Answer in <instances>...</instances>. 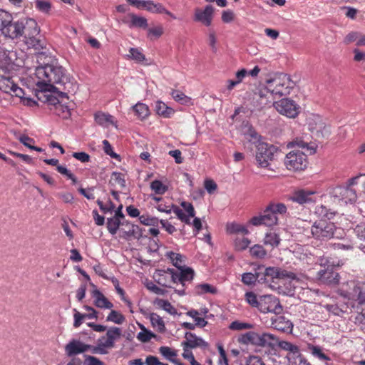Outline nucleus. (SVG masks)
I'll return each instance as SVG.
<instances>
[{"mask_svg": "<svg viewBox=\"0 0 365 365\" xmlns=\"http://www.w3.org/2000/svg\"><path fill=\"white\" fill-rule=\"evenodd\" d=\"M36 86L43 91L55 92L56 85L64 86L68 80L65 68L58 63H46L36 69Z\"/></svg>", "mask_w": 365, "mask_h": 365, "instance_id": "f257e3e1", "label": "nucleus"}, {"mask_svg": "<svg viewBox=\"0 0 365 365\" xmlns=\"http://www.w3.org/2000/svg\"><path fill=\"white\" fill-rule=\"evenodd\" d=\"M12 51L0 48V90L23 100L24 91L13 80L14 63Z\"/></svg>", "mask_w": 365, "mask_h": 365, "instance_id": "f03ea898", "label": "nucleus"}, {"mask_svg": "<svg viewBox=\"0 0 365 365\" xmlns=\"http://www.w3.org/2000/svg\"><path fill=\"white\" fill-rule=\"evenodd\" d=\"M293 88V82L286 74H280L267 80L265 89L272 96L282 97L289 95Z\"/></svg>", "mask_w": 365, "mask_h": 365, "instance_id": "7ed1b4c3", "label": "nucleus"}, {"mask_svg": "<svg viewBox=\"0 0 365 365\" xmlns=\"http://www.w3.org/2000/svg\"><path fill=\"white\" fill-rule=\"evenodd\" d=\"M335 225L326 220H320L314 222L310 229L312 237L320 241H327L334 237L336 231Z\"/></svg>", "mask_w": 365, "mask_h": 365, "instance_id": "20e7f679", "label": "nucleus"}, {"mask_svg": "<svg viewBox=\"0 0 365 365\" xmlns=\"http://www.w3.org/2000/svg\"><path fill=\"white\" fill-rule=\"evenodd\" d=\"M279 348L287 351L286 358L288 365H310L300 353L297 345L289 341H282L279 344Z\"/></svg>", "mask_w": 365, "mask_h": 365, "instance_id": "39448f33", "label": "nucleus"}, {"mask_svg": "<svg viewBox=\"0 0 365 365\" xmlns=\"http://www.w3.org/2000/svg\"><path fill=\"white\" fill-rule=\"evenodd\" d=\"M307 155L297 150H292L284 158V165L289 170H302L307 165Z\"/></svg>", "mask_w": 365, "mask_h": 365, "instance_id": "423d86ee", "label": "nucleus"}, {"mask_svg": "<svg viewBox=\"0 0 365 365\" xmlns=\"http://www.w3.org/2000/svg\"><path fill=\"white\" fill-rule=\"evenodd\" d=\"M295 277L296 275L293 272H287L277 267H269L265 268L263 273H261V278L259 279V282L269 284L274 282L275 279H295Z\"/></svg>", "mask_w": 365, "mask_h": 365, "instance_id": "0eeeda50", "label": "nucleus"}, {"mask_svg": "<svg viewBox=\"0 0 365 365\" xmlns=\"http://www.w3.org/2000/svg\"><path fill=\"white\" fill-rule=\"evenodd\" d=\"M329 195L335 202H344L353 203L356 200L357 196L354 189L349 186H336L329 190Z\"/></svg>", "mask_w": 365, "mask_h": 365, "instance_id": "6e6552de", "label": "nucleus"}, {"mask_svg": "<svg viewBox=\"0 0 365 365\" xmlns=\"http://www.w3.org/2000/svg\"><path fill=\"white\" fill-rule=\"evenodd\" d=\"M255 159L258 165L261 168H267L269 162L272 160L276 148L274 145L267 143L257 145Z\"/></svg>", "mask_w": 365, "mask_h": 365, "instance_id": "1a4fd4ad", "label": "nucleus"}, {"mask_svg": "<svg viewBox=\"0 0 365 365\" xmlns=\"http://www.w3.org/2000/svg\"><path fill=\"white\" fill-rule=\"evenodd\" d=\"M274 106L282 115L290 118H294L299 113V106L296 102L290 98H282L274 102Z\"/></svg>", "mask_w": 365, "mask_h": 365, "instance_id": "9d476101", "label": "nucleus"}, {"mask_svg": "<svg viewBox=\"0 0 365 365\" xmlns=\"http://www.w3.org/2000/svg\"><path fill=\"white\" fill-rule=\"evenodd\" d=\"M257 309L262 313H277L282 310V307L276 297L266 294L259 296V304Z\"/></svg>", "mask_w": 365, "mask_h": 365, "instance_id": "9b49d317", "label": "nucleus"}, {"mask_svg": "<svg viewBox=\"0 0 365 365\" xmlns=\"http://www.w3.org/2000/svg\"><path fill=\"white\" fill-rule=\"evenodd\" d=\"M278 217L267 206L263 212L259 216H255L250 220V223L255 226L265 225L271 227L277 225Z\"/></svg>", "mask_w": 365, "mask_h": 365, "instance_id": "f8f14e48", "label": "nucleus"}, {"mask_svg": "<svg viewBox=\"0 0 365 365\" xmlns=\"http://www.w3.org/2000/svg\"><path fill=\"white\" fill-rule=\"evenodd\" d=\"M319 280L325 284L336 285L339 282V274L334 270V266L322 268L317 272Z\"/></svg>", "mask_w": 365, "mask_h": 365, "instance_id": "ddd939ff", "label": "nucleus"}, {"mask_svg": "<svg viewBox=\"0 0 365 365\" xmlns=\"http://www.w3.org/2000/svg\"><path fill=\"white\" fill-rule=\"evenodd\" d=\"M185 340L181 344L183 349H192L201 348L205 349L208 347V343L204 341L201 337L197 336L192 332H186L185 334Z\"/></svg>", "mask_w": 365, "mask_h": 365, "instance_id": "4468645a", "label": "nucleus"}, {"mask_svg": "<svg viewBox=\"0 0 365 365\" xmlns=\"http://www.w3.org/2000/svg\"><path fill=\"white\" fill-rule=\"evenodd\" d=\"M215 9L212 5H207L204 9L196 8L195 9L194 21L200 22L206 26L212 24Z\"/></svg>", "mask_w": 365, "mask_h": 365, "instance_id": "2eb2a0df", "label": "nucleus"}, {"mask_svg": "<svg viewBox=\"0 0 365 365\" xmlns=\"http://www.w3.org/2000/svg\"><path fill=\"white\" fill-rule=\"evenodd\" d=\"M281 341L274 334L268 332L257 333L256 346L274 349L277 346L279 347Z\"/></svg>", "mask_w": 365, "mask_h": 365, "instance_id": "dca6fc26", "label": "nucleus"}, {"mask_svg": "<svg viewBox=\"0 0 365 365\" xmlns=\"http://www.w3.org/2000/svg\"><path fill=\"white\" fill-rule=\"evenodd\" d=\"M89 348V344H84L78 339H72L65 346V352L68 356L71 357L85 353Z\"/></svg>", "mask_w": 365, "mask_h": 365, "instance_id": "f3484780", "label": "nucleus"}, {"mask_svg": "<svg viewBox=\"0 0 365 365\" xmlns=\"http://www.w3.org/2000/svg\"><path fill=\"white\" fill-rule=\"evenodd\" d=\"M23 26V19H21L16 21L11 20L10 24H7L4 29H2V34L6 37L11 38L12 39L19 38L22 36L21 28Z\"/></svg>", "mask_w": 365, "mask_h": 365, "instance_id": "a211bd4d", "label": "nucleus"}, {"mask_svg": "<svg viewBox=\"0 0 365 365\" xmlns=\"http://www.w3.org/2000/svg\"><path fill=\"white\" fill-rule=\"evenodd\" d=\"M21 31V37H24V41L30 37L38 36L40 32L37 22L33 19H23V26Z\"/></svg>", "mask_w": 365, "mask_h": 365, "instance_id": "6ab92c4d", "label": "nucleus"}, {"mask_svg": "<svg viewBox=\"0 0 365 365\" xmlns=\"http://www.w3.org/2000/svg\"><path fill=\"white\" fill-rule=\"evenodd\" d=\"M122 334L121 329L117 327H110L106 332V339L103 340V346L107 349H112L115 346V342Z\"/></svg>", "mask_w": 365, "mask_h": 365, "instance_id": "aec40b11", "label": "nucleus"}, {"mask_svg": "<svg viewBox=\"0 0 365 365\" xmlns=\"http://www.w3.org/2000/svg\"><path fill=\"white\" fill-rule=\"evenodd\" d=\"M314 194L313 192L300 190L294 192L290 197L289 200L296 202L300 205L308 203L312 201L311 196Z\"/></svg>", "mask_w": 365, "mask_h": 365, "instance_id": "412c9836", "label": "nucleus"}, {"mask_svg": "<svg viewBox=\"0 0 365 365\" xmlns=\"http://www.w3.org/2000/svg\"><path fill=\"white\" fill-rule=\"evenodd\" d=\"M92 296L94 298V304L101 309H111L113 304L98 289L93 291Z\"/></svg>", "mask_w": 365, "mask_h": 365, "instance_id": "4be33fe9", "label": "nucleus"}, {"mask_svg": "<svg viewBox=\"0 0 365 365\" xmlns=\"http://www.w3.org/2000/svg\"><path fill=\"white\" fill-rule=\"evenodd\" d=\"M308 351L312 354V356L322 361H324L326 365H329L328 361H331L330 357L327 355L322 348L319 346H315L309 344L307 346Z\"/></svg>", "mask_w": 365, "mask_h": 365, "instance_id": "5701e85b", "label": "nucleus"}, {"mask_svg": "<svg viewBox=\"0 0 365 365\" xmlns=\"http://www.w3.org/2000/svg\"><path fill=\"white\" fill-rule=\"evenodd\" d=\"M145 10L150 11L152 13L156 14H165L173 19H176V17L169 11H168L160 3H154L152 1H146V6L145 8Z\"/></svg>", "mask_w": 365, "mask_h": 365, "instance_id": "b1692460", "label": "nucleus"}, {"mask_svg": "<svg viewBox=\"0 0 365 365\" xmlns=\"http://www.w3.org/2000/svg\"><path fill=\"white\" fill-rule=\"evenodd\" d=\"M281 242L280 234L274 231H269L266 233L264 238V244L270 246L272 249L277 247Z\"/></svg>", "mask_w": 365, "mask_h": 365, "instance_id": "393cba45", "label": "nucleus"}, {"mask_svg": "<svg viewBox=\"0 0 365 365\" xmlns=\"http://www.w3.org/2000/svg\"><path fill=\"white\" fill-rule=\"evenodd\" d=\"M129 17L130 20L127 22L129 28L146 29L148 27V21L145 17L138 16L134 14H130Z\"/></svg>", "mask_w": 365, "mask_h": 365, "instance_id": "a878e982", "label": "nucleus"}, {"mask_svg": "<svg viewBox=\"0 0 365 365\" xmlns=\"http://www.w3.org/2000/svg\"><path fill=\"white\" fill-rule=\"evenodd\" d=\"M155 110L158 115L167 118H170L175 113L173 108L162 101L155 102Z\"/></svg>", "mask_w": 365, "mask_h": 365, "instance_id": "bb28decb", "label": "nucleus"}, {"mask_svg": "<svg viewBox=\"0 0 365 365\" xmlns=\"http://www.w3.org/2000/svg\"><path fill=\"white\" fill-rule=\"evenodd\" d=\"M94 120L97 124L103 127H108L110 124H113V117L103 112H96L94 114Z\"/></svg>", "mask_w": 365, "mask_h": 365, "instance_id": "cd10ccee", "label": "nucleus"}, {"mask_svg": "<svg viewBox=\"0 0 365 365\" xmlns=\"http://www.w3.org/2000/svg\"><path fill=\"white\" fill-rule=\"evenodd\" d=\"M269 103L268 98L264 93L263 91L255 93L252 98V103L255 109L259 110L262 109Z\"/></svg>", "mask_w": 365, "mask_h": 365, "instance_id": "c85d7f7f", "label": "nucleus"}, {"mask_svg": "<svg viewBox=\"0 0 365 365\" xmlns=\"http://www.w3.org/2000/svg\"><path fill=\"white\" fill-rule=\"evenodd\" d=\"M122 225H125L128 227V230L125 231L127 237H133L136 239H140L143 237L142 230L138 225L131 224L128 221L122 222Z\"/></svg>", "mask_w": 365, "mask_h": 365, "instance_id": "c756f323", "label": "nucleus"}, {"mask_svg": "<svg viewBox=\"0 0 365 365\" xmlns=\"http://www.w3.org/2000/svg\"><path fill=\"white\" fill-rule=\"evenodd\" d=\"M25 43L29 48H32L36 51H41L46 48L45 41L38 36H34L25 40Z\"/></svg>", "mask_w": 365, "mask_h": 365, "instance_id": "7c9ffc66", "label": "nucleus"}, {"mask_svg": "<svg viewBox=\"0 0 365 365\" xmlns=\"http://www.w3.org/2000/svg\"><path fill=\"white\" fill-rule=\"evenodd\" d=\"M315 214L320 218L331 220L335 216V212L331 211V209L327 207L325 205H319L315 207Z\"/></svg>", "mask_w": 365, "mask_h": 365, "instance_id": "2f4dec72", "label": "nucleus"}, {"mask_svg": "<svg viewBox=\"0 0 365 365\" xmlns=\"http://www.w3.org/2000/svg\"><path fill=\"white\" fill-rule=\"evenodd\" d=\"M274 325L275 329L284 332L291 331L293 328L292 323L289 320H286L284 317H278L274 322Z\"/></svg>", "mask_w": 365, "mask_h": 365, "instance_id": "473e14b6", "label": "nucleus"}, {"mask_svg": "<svg viewBox=\"0 0 365 365\" xmlns=\"http://www.w3.org/2000/svg\"><path fill=\"white\" fill-rule=\"evenodd\" d=\"M194 293L197 295H202L205 293L215 294L217 293V289L210 284L204 283L196 285L194 289Z\"/></svg>", "mask_w": 365, "mask_h": 365, "instance_id": "72a5a7b5", "label": "nucleus"}, {"mask_svg": "<svg viewBox=\"0 0 365 365\" xmlns=\"http://www.w3.org/2000/svg\"><path fill=\"white\" fill-rule=\"evenodd\" d=\"M148 315L153 327H156L159 332H164L165 330V326L162 317L154 312L150 313Z\"/></svg>", "mask_w": 365, "mask_h": 365, "instance_id": "f704fd0d", "label": "nucleus"}, {"mask_svg": "<svg viewBox=\"0 0 365 365\" xmlns=\"http://www.w3.org/2000/svg\"><path fill=\"white\" fill-rule=\"evenodd\" d=\"M257 332L248 331L245 334H241L238 337V342L243 344H252L256 346Z\"/></svg>", "mask_w": 365, "mask_h": 365, "instance_id": "c9c22d12", "label": "nucleus"}, {"mask_svg": "<svg viewBox=\"0 0 365 365\" xmlns=\"http://www.w3.org/2000/svg\"><path fill=\"white\" fill-rule=\"evenodd\" d=\"M109 183L112 186L119 185L121 188H124L126 186L125 175L119 172H113Z\"/></svg>", "mask_w": 365, "mask_h": 365, "instance_id": "e433bc0d", "label": "nucleus"}, {"mask_svg": "<svg viewBox=\"0 0 365 365\" xmlns=\"http://www.w3.org/2000/svg\"><path fill=\"white\" fill-rule=\"evenodd\" d=\"M159 353L168 361L173 362L178 355L177 351L171 349L169 346H160L159 348Z\"/></svg>", "mask_w": 365, "mask_h": 365, "instance_id": "4c0bfd02", "label": "nucleus"}, {"mask_svg": "<svg viewBox=\"0 0 365 365\" xmlns=\"http://www.w3.org/2000/svg\"><path fill=\"white\" fill-rule=\"evenodd\" d=\"M155 304L171 315L177 314L176 309L168 300L157 299Z\"/></svg>", "mask_w": 365, "mask_h": 365, "instance_id": "58836bf2", "label": "nucleus"}, {"mask_svg": "<svg viewBox=\"0 0 365 365\" xmlns=\"http://www.w3.org/2000/svg\"><path fill=\"white\" fill-rule=\"evenodd\" d=\"M245 136L248 141L252 144H254L255 147H257V145L264 143L261 141V135H259L258 133L253 128H250L248 129L247 132L245 134Z\"/></svg>", "mask_w": 365, "mask_h": 365, "instance_id": "ea45409f", "label": "nucleus"}, {"mask_svg": "<svg viewBox=\"0 0 365 365\" xmlns=\"http://www.w3.org/2000/svg\"><path fill=\"white\" fill-rule=\"evenodd\" d=\"M120 225H122V222L117 217H112L107 219V229L112 235L116 234Z\"/></svg>", "mask_w": 365, "mask_h": 365, "instance_id": "a19ab883", "label": "nucleus"}, {"mask_svg": "<svg viewBox=\"0 0 365 365\" xmlns=\"http://www.w3.org/2000/svg\"><path fill=\"white\" fill-rule=\"evenodd\" d=\"M292 146H297L299 148H302L307 151L309 154H314L316 150L314 148L310 145L308 143L302 140V139L297 138L293 140L291 143Z\"/></svg>", "mask_w": 365, "mask_h": 365, "instance_id": "79ce46f5", "label": "nucleus"}, {"mask_svg": "<svg viewBox=\"0 0 365 365\" xmlns=\"http://www.w3.org/2000/svg\"><path fill=\"white\" fill-rule=\"evenodd\" d=\"M166 257L169 258L173 264L178 269L182 268L183 267V260L182 255L178 253H175L172 251L168 252L166 253Z\"/></svg>", "mask_w": 365, "mask_h": 365, "instance_id": "37998d69", "label": "nucleus"}, {"mask_svg": "<svg viewBox=\"0 0 365 365\" xmlns=\"http://www.w3.org/2000/svg\"><path fill=\"white\" fill-rule=\"evenodd\" d=\"M105 339V336H101V338H99L98 339V344H97V346H92V345H90L89 344V349L88 351L90 350L91 351L92 354H108V349L106 348V346H103V340Z\"/></svg>", "mask_w": 365, "mask_h": 365, "instance_id": "c03bdc74", "label": "nucleus"}, {"mask_svg": "<svg viewBox=\"0 0 365 365\" xmlns=\"http://www.w3.org/2000/svg\"><path fill=\"white\" fill-rule=\"evenodd\" d=\"M173 98L182 105H187L190 103L191 98L178 90H173L171 92Z\"/></svg>", "mask_w": 365, "mask_h": 365, "instance_id": "a18cd8bd", "label": "nucleus"}, {"mask_svg": "<svg viewBox=\"0 0 365 365\" xmlns=\"http://www.w3.org/2000/svg\"><path fill=\"white\" fill-rule=\"evenodd\" d=\"M133 109L140 118L143 119L149 115L148 106L144 103H138Z\"/></svg>", "mask_w": 365, "mask_h": 365, "instance_id": "49530a36", "label": "nucleus"}, {"mask_svg": "<svg viewBox=\"0 0 365 365\" xmlns=\"http://www.w3.org/2000/svg\"><path fill=\"white\" fill-rule=\"evenodd\" d=\"M150 188L156 195H163L168 190V186L158 180L151 182Z\"/></svg>", "mask_w": 365, "mask_h": 365, "instance_id": "de8ad7c7", "label": "nucleus"}, {"mask_svg": "<svg viewBox=\"0 0 365 365\" xmlns=\"http://www.w3.org/2000/svg\"><path fill=\"white\" fill-rule=\"evenodd\" d=\"M125 320V317L115 310H111L106 318L107 322H112L117 324H122Z\"/></svg>", "mask_w": 365, "mask_h": 365, "instance_id": "09e8293b", "label": "nucleus"}, {"mask_svg": "<svg viewBox=\"0 0 365 365\" xmlns=\"http://www.w3.org/2000/svg\"><path fill=\"white\" fill-rule=\"evenodd\" d=\"M129 54L126 55V58L133 59L137 62H142L145 59V55L136 48H130Z\"/></svg>", "mask_w": 365, "mask_h": 365, "instance_id": "8fccbe9b", "label": "nucleus"}, {"mask_svg": "<svg viewBox=\"0 0 365 365\" xmlns=\"http://www.w3.org/2000/svg\"><path fill=\"white\" fill-rule=\"evenodd\" d=\"M261 278V273L256 272L252 274L250 272L245 273L242 276V282L247 285L254 284L256 281L259 282V279Z\"/></svg>", "mask_w": 365, "mask_h": 365, "instance_id": "3c124183", "label": "nucleus"}, {"mask_svg": "<svg viewBox=\"0 0 365 365\" xmlns=\"http://www.w3.org/2000/svg\"><path fill=\"white\" fill-rule=\"evenodd\" d=\"M250 255L256 258L262 259L267 255V251L262 245H255L250 250Z\"/></svg>", "mask_w": 365, "mask_h": 365, "instance_id": "603ef678", "label": "nucleus"}, {"mask_svg": "<svg viewBox=\"0 0 365 365\" xmlns=\"http://www.w3.org/2000/svg\"><path fill=\"white\" fill-rule=\"evenodd\" d=\"M35 6L41 12L48 14L51 9V4L47 0H35Z\"/></svg>", "mask_w": 365, "mask_h": 365, "instance_id": "864d4df0", "label": "nucleus"}, {"mask_svg": "<svg viewBox=\"0 0 365 365\" xmlns=\"http://www.w3.org/2000/svg\"><path fill=\"white\" fill-rule=\"evenodd\" d=\"M180 277L182 278V285L185 286L186 282H190L194 277V271L190 267H187L185 269H180Z\"/></svg>", "mask_w": 365, "mask_h": 365, "instance_id": "5fc2aeb1", "label": "nucleus"}, {"mask_svg": "<svg viewBox=\"0 0 365 365\" xmlns=\"http://www.w3.org/2000/svg\"><path fill=\"white\" fill-rule=\"evenodd\" d=\"M140 223L147 226H158L159 220L156 217H150L148 215H142L139 216Z\"/></svg>", "mask_w": 365, "mask_h": 365, "instance_id": "6e6d98bb", "label": "nucleus"}, {"mask_svg": "<svg viewBox=\"0 0 365 365\" xmlns=\"http://www.w3.org/2000/svg\"><path fill=\"white\" fill-rule=\"evenodd\" d=\"M245 300L252 307L258 308L259 304V297H257L253 292H247L245 295Z\"/></svg>", "mask_w": 365, "mask_h": 365, "instance_id": "4d7b16f0", "label": "nucleus"}, {"mask_svg": "<svg viewBox=\"0 0 365 365\" xmlns=\"http://www.w3.org/2000/svg\"><path fill=\"white\" fill-rule=\"evenodd\" d=\"M13 19L12 16L7 11L0 9V30L2 32V29L10 24L11 20Z\"/></svg>", "mask_w": 365, "mask_h": 365, "instance_id": "13d9d810", "label": "nucleus"}, {"mask_svg": "<svg viewBox=\"0 0 365 365\" xmlns=\"http://www.w3.org/2000/svg\"><path fill=\"white\" fill-rule=\"evenodd\" d=\"M155 337V334L143 327V331L139 332L137 339L143 343L148 342L151 339Z\"/></svg>", "mask_w": 365, "mask_h": 365, "instance_id": "bf43d9fd", "label": "nucleus"}, {"mask_svg": "<svg viewBox=\"0 0 365 365\" xmlns=\"http://www.w3.org/2000/svg\"><path fill=\"white\" fill-rule=\"evenodd\" d=\"M229 328L232 330L250 329L253 328V324L240 321H234L230 324Z\"/></svg>", "mask_w": 365, "mask_h": 365, "instance_id": "052dcab7", "label": "nucleus"}, {"mask_svg": "<svg viewBox=\"0 0 365 365\" xmlns=\"http://www.w3.org/2000/svg\"><path fill=\"white\" fill-rule=\"evenodd\" d=\"M268 207L277 216V214H284L287 212V207L284 203H269Z\"/></svg>", "mask_w": 365, "mask_h": 365, "instance_id": "680f3d73", "label": "nucleus"}, {"mask_svg": "<svg viewBox=\"0 0 365 365\" xmlns=\"http://www.w3.org/2000/svg\"><path fill=\"white\" fill-rule=\"evenodd\" d=\"M173 211L175 213L178 219H180L182 222L190 225V220L188 215H186L184 212L180 209L178 207L172 205Z\"/></svg>", "mask_w": 365, "mask_h": 365, "instance_id": "e2e57ef3", "label": "nucleus"}, {"mask_svg": "<svg viewBox=\"0 0 365 365\" xmlns=\"http://www.w3.org/2000/svg\"><path fill=\"white\" fill-rule=\"evenodd\" d=\"M104 153L114 159H120V155L113 150V147L107 140H103Z\"/></svg>", "mask_w": 365, "mask_h": 365, "instance_id": "0e129e2a", "label": "nucleus"}, {"mask_svg": "<svg viewBox=\"0 0 365 365\" xmlns=\"http://www.w3.org/2000/svg\"><path fill=\"white\" fill-rule=\"evenodd\" d=\"M250 241L246 237L237 238L235 242V249L237 250H244L247 249Z\"/></svg>", "mask_w": 365, "mask_h": 365, "instance_id": "69168bd1", "label": "nucleus"}, {"mask_svg": "<svg viewBox=\"0 0 365 365\" xmlns=\"http://www.w3.org/2000/svg\"><path fill=\"white\" fill-rule=\"evenodd\" d=\"M228 230L231 233H242L244 235L249 233L248 230L245 226L234 223L228 227Z\"/></svg>", "mask_w": 365, "mask_h": 365, "instance_id": "338daca9", "label": "nucleus"}, {"mask_svg": "<svg viewBox=\"0 0 365 365\" xmlns=\"http://www.w3.org/2000/svg\"><path fill=\"white\" fill-rule=\"evenodd\" d=\"M354 232L359 239L365 240V223L356 225Z\"/></svg>", "mask_w": 365, "mask_h": 365, "instance_id": "774afa93", "label": "nucleus"}]
</instances>
